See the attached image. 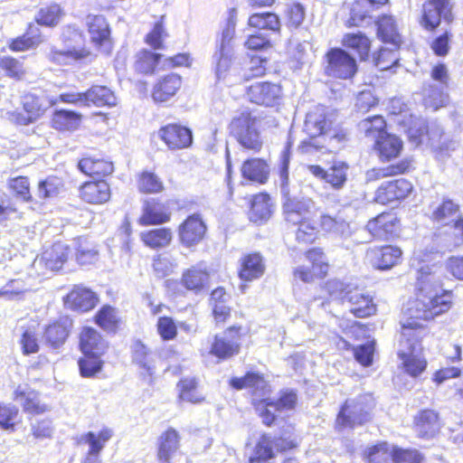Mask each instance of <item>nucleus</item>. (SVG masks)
<instances>
[{
	"label": "nucleus",
	"mask_w": 463,
	"mask_h": 463,
	"mask_svg": "<svg viewBox=\"0 0 463 463\" xmlns=\"http://www.w3.org/2000/svg\"><path fill=\"white\" fill-rule=\"evenodd\" d=\"M249 329L242 325L233 324L222 333L213 335L208 354L217 362H225L237 356L241 351V342L248 335Z\"/></svg>",
	"instance_id": "nucleus-6"
},
{
	"label": "nucleus",
	"mask_w": 463,
	"mask_h": 463,
	"mask_svg": "<svg viewBox=\"0 0 463 463\" xmlns=\"http://www.w3.org/2000/svg\"><path fill=\"white\" fill-rule=\"evenodd\" d=\"M93 323L107 334H117L122 326L118 309L109 305H102L92 317Z\"/></svg>",
	"instance_id": "nucleus-45"
},
{
	"label": "nucleus",
	"mask_w": 463,
	"mask_h": 463,
	"mask_svg": "<svg viewBox=\"0 0 463 463\" xmlns=\"http://www.w3.org/2000/svg\"><path fill=\"white\" fill-rule=\"evenodd\" d=\"M7 188L17 199L24 203L33 201L30 179L26 175H17L7 179Z\"/></svg>",
	"instance_id": "nucleus-61"
},
{
	"label": "nucleus",
	"mask_w": 463,
	"mask_h": 463,
	"mask_svg": "<svg viewBox=\"0 0 463 463\" xmlns=\"http://www.w3.org/2000/svg\"><path fill=\"white\" fill-rule=\"evenodd\" d=\"M246 99L256 106L273 108L280 104L283 98L282 86L270 80L256 81L246 87Z\"/></svg>",
	"instance_id": "nucleus-14"
},
{
	"label": "nucleus",
	"mask_w": 463,
	"mask_h": 463,
	"mask_svg": "<svg viewBox=\"0 0 463 463\" xmlns=\"http://www.w3.org/2000/svg\"><path fill=\"white\" fill-rule=\"evenodd\" d=\"M372 149L382 163L396 162L403 150L402 139L394 133L388 132L373 142Z\"/></svg>",
	"instance_id": "nucleus-28"
},
{
	"label": "nucleus",
	"mask_w": 463,
	"mask_h": 463,
	"mask_svg": "<svg viewBox=\"0 0 463 463\" xmlns=\"http://www.w3.org/2000/svg\"><path fill=\"white\" fill-rule=\"evenodd\" d=\"M172 212L168 204L159 198H146L142 202L141 213L137 218L140 226H160L171 221Z\"/></svg>",
	"instance_id": "nucleus-23"
},
{
	"label": "nucleus",
	"mask_w": 463,
	"mask_h": 463,
	"mask_svg": "<svg viewBox=\"0 0 463 463\" xmlns=\"http://www.w3.org/2000/svg\"><path fill=\"white\" fill-rule=\"evenodd\" d=\"M399 50L394 46L392 48L380 47L372 53L373 65L380 71H388L398 67L400 61Z\"/></svg>",
	"instance_id": "nucleus-57"
},
{
	"label": "nucleus",
	"mask_w": 463,
	"mask_h": 463,
	"mask_svg": "<svg viewBox=\"0 0 463 463\" xmlns=\"http://www.w3.org/2000/svg\"><path fill=\"white\" fill-rule=\"evenodd\" d=\"M20 110L8 112L7 118L12 124L25 127L43 118L52 106L50 99L46 96L33 91H25L20 97Z\"/></svg>",
	"instance_id": "nucleus-8"
},
{
	"label": "nucleus",
	"mask_w": 463,
	"mask_h": 463,
	"mask_svg": "<svg viewBox=\"0 0 463 463\" xmlns=\"http://www.w3.org/2000/svg\"><path fill=\"white\" fill-rule=\"evenodd\" d=\"M456 20L453 0H424L418 16L420 26L426 32H436L442 23L451 24Z\"/></svg>",
	"instance_id": "nucleus-9"
},
{
	"label": "nucleus",
	"mask_w": 463,
	"mask_h": 463,
	"mask_svg": "<svg viewBox=\"0 0 463 463\" xmlns=\"http://www.w3.org/2000/svg\"><path fill=\"white\" fill-rule=\"evenodd\" d=\"M137 190L140 194H159L165 191L163 179L154 171L144 169L136 175Z\"/></svg>",
	"instance_id": "nucleus-50"
},
{
	"label": "nucleus",
	"mask_w": 463,
	"mask_h": 463,
	"mask_svg": "<svg viewBox=\"0 0 463 463\" xmlns=\"http://www.w3.org/2000/svg\"><path fill=\"white\" fill-rule=\"evenodd\" d=\"M0 74L14 81H23L28 71L19 58L6 54L0 56Z\"/></svg>",
	"instance_id": "nucleus-53"
},
{
	"label": "nucleus",
	"mask_w": 463,
	"mask_h": 463,
	"mask_svg": "<svg viewBox=\"0 0 463 463\" xmlns=\"http://www.w3.org/2000/svg\"><path fill=\"white\" fill-rule=\"evenodd\" d=\"M84 107L112 108L117 106L115 92L105 85L93 84L83 91Z\"/></svg>",
	"instance_id": "nucleus-43"
},
{
	"label": "nucleus",
	"mask_w": 463,
	"mask_h": 463,
	"mask_svg": "<svg viewBox=\"0 0 463 463\" xmlns=\"http://www.w3.org/2000/svg\"><path fill=\"white\" fill-rule=\"evenodd\" d=\"M139 240L145 248L159 250L168 248L174 241V232L169 227H156L139 233Z\"/></svg>",
	"instance_id": "nucleus-42"
},
{
	"label": "nucleus",
	"mask_w": 463,
	"mask_h": 463,
	"mask_svg": "<svg viewBox=\"0 0 463 463\" xmlns=\"http://www.w3.org/2000/svg\"><path fill=\"white\" fill-rule=\"evenodd\" d=\"M365 230L375 240L390 241L399 236L401 220L392 211H384L368 220Z\"/></svg>",
	"instance_id": "nucleus-16"
},
{
	"label": "nucleus",
	"mask_w": 463,
	"mask_h": 463,
	"mask_svg": "<svg viewBox=\"0 0 463 463\" xmlns=\"http://www.w3.org/2000/svg\"><path fill=\"white\" fill-rule=\"evenodd\" d=\"M167 37L168 33L165 24V16H161L145 35L144 43L154 51L164 50L165 48V40Z\"/></svg>",
	"instance_id": "nucleus-60"
},
{
	"label": "nucleus",
	"mask_w": 463,
	"mask_h": 463,
	"mask_svg": "<svg viewBox=\"0 0 463 463\" xmlns=\"http://www.w3.org/2000/svg\"><path fill=\"white\" fill-rule=\"evenodd\" d=\"M164 55L154 50L141 49L135 55L134 69L142 75H152L161 64Z\"/></svg>",
	"instance_id": "nucleus-52"
},
{
	"label": "nucleus",
	"mask_w": 463,
	"mask_h": 463,
	"mask_svg": "<svg viewBox=\"0 0 463 463\" xmlns=\"http://www.w3.org/2000/svg\"><path fill=\"white\" fill-rule=\"evenodd\" d=\"M413 430L418 438L430 439L440 430L441 423L438 411L432 409H422L413 418Z\"/></svg>",
	"instance_id": "nucleus-34"
},
{
	"label": "nucleus",
	"mask_w": 463,
	"mask_h": 463,
	"mask_svg": "<svg viewBox=\"0 0 463 463\" xmlns=\"http://www.w3.org/2000/svg\"><path fill=\"white\" fill-rule=\"evenodd\" d=\"M266 272V260L260 251L243 253L239 259L237 276L243 283L260 279Z\"/></svg>",
	"instance_id": "nucleus-26"
},
{
	"label": "nucleus",
	"mask_w": 463,
	"mask_h": 463,
	"mask_svg": "<svg viewBox=\"0 0 463 463\" xmlns=\"http://www.w3.org/2000/svg\"><path fill=\"white\" fill-rule=\"evenodd\" d=\"M182 436L174 427L163 430L156 439V457L158 462L170 461L181 447Z\"/></svg>",
	"instance_id": "nucleus-33"
},
{
	"label": "nucleus",
	"mask_w": 463,
	"mask_h": 463,
	"mask_svg": "<svg viewBox=\"0 0 463 463\" xmlns=\"http://www.w3.org/2000/svg\"><path fill=\"white\" fill-rule=\"evenodd\" d=\"M183 78L175 72L160 76L152 85L150 97L154 103L164 104L177 98L182 92Z\"/></svg>",
	"instance_id": "nucleus-22"
},
{
	"label": "nucleus",
	"mask_w": 463,
	"mask_h": 463,
	"mask_svg": "<svg viewBox=\"0 0 463 463\" xmlns=\"http://www.w3.org/2000/svg\"><path fill=\"white\" fill-rule=\"evenodd\" d=\"M273 212L274 205L270 195L260 192L251 196L247 216L250 222L262 225L271 218Z\"/></svg>",
	"instance_id": "nucleus-36"
},
{
	"label": "nucleus",
	"mask_w": 463,
	"mask_h": 463,
	"mask_svg": "<svg viewBox=\"0 0 463 463\" xmlns=\"http://www.w3.org/2000/svg\"><path fill=\"white\" fill-rule=\"evenodd\" d=\"M157 135L170 151L187 149L192 146L194 141L192 129L180 123H167L161 126Z\"/></svg>",
	"instance_id": "nucleus-20"
},
{
	"label": "nucleus",
	"mask_w": 463,
	"mask_h": 463,
	"mask_svg": "<svg viewBox=\"0 0 463 463\" xmlns=\"http://www.w3.org/2000/svg\"><path fill=\"white\" fill-rule=\"evenodd\" d=\"M298 447V442L295 439L283 436L273 439L269 434L263 433L256 441L248 463H269V460L276 457V451L285 453Z\"/></svg>",
	"instance_id": "nucleus-13"
},
{
	"label": "nucleus",
	"mask_w": 463,
	"mask_h": 463,
	"mask_svg": "<svg viewBox=\"0 0 463 463\" xmlns=\"http://www.w3.org/2000/svg\"><path fill=\"white\" fill-rule=\"evenodd\" d=\"M373 407V400L367 394L345 399L335 416V429L343 430L364 425L371 420Z\"/></svg>",
	"instance_id": "nucleus-5"
},
{
	"label": "nucleus",
	"mask_w": 463,
	"mask_h": 463,
	"mask_svg": "<svg viewBox=\"0 0 463 463\" xmlns=\"http://www.w3.org/2000/svg\"><path fill=\"white\" fill-rule=\"evenodd\" d=\"M260 121L253 109L245 108L233 116L228 124L230 135L244 150L252 154H258L263 148L258 128Z\"/></svg>",
	"instance_id": "nucleus-4"
},
{
	"label": "nucleus",
	"mask_w": 463,
	"mask_h": 463,
	"mask_svg": "<svg viewBox=\"0 0 463 463\" xmlns=\"http://www.w3.org/2000/svg\"><path fill=\"white\" fill-rule=\"evenodd\" d=\"M358 69L355 57L344 48L332 47L324 55V74L334 80H352Z\"/></svg>",
	"instance_id": "nucleus-11"
},
{
	"label": "nucleus",
	"mask_w": 463,
	"mask_h": 463,
	"mask_svg": "<svg viewBox=\"0 0 463 463\" xmlns=\"http://www.w3.org/2000/svg\"><path fill=\"white\" fill-rule=\"evenodd\" d=\"M113 437V430L109 427H103L99 432L88 431L77 439V444L89 446L86 457L82 463H94L106 443Z\"/></svg>",
	"instance_id": "nucleus-35"
},
{
	"label": "nucleus",
	"mask_w": 463,
	"mask_h": 463,
	"mask_svg": "<svg viewBox=\"0 0 463 463\" xmlns=\"http://www.w3.org/2000/svg\"><path fill=\"white\" fill-rule=\"evenodd\" d=\"M84 25L94 49L99 53L110 55L115 42L107 17L100 14H88L85 17Z\"/></svg>",
	"instance_id": "nucleus-12"
},
{
	"label": "nucleus",
	"mask_w": 463,
	"mask_h": 463,
	"mask_svg": "<svg viewBox=\"0 0 463 463\" xmlns=\"http://www.w3.org/2000/svg\"><path fill=\"white\" fill-rule=\"evenodd\" d=\"M348 169L349 165L340 160L333 161L327 169L318 165L309 166V171L314 176L328 184L335 190H340L345 184Z\"/></svg>",
	"instance_id": "nucleus-29"
},
{
	"label": "nucleus",
	"mask_w": 463,
	"mask_h": 463,
	"mask_svg": "<svg viewBox=\"0 0 463 463\" xmlns=\"http://www.w3.org/2000/svg\"><path fill=\"white\" fill-rule=\"evenodd\" d=\"M366 0H354L350 7L349 17L345 22L346 28L359 27L370 16Z\"/></svg>",
	"instance_id": "nucleus-64"
},
{
	"label": "nucleus",
	"mask_w": 463,
	"mask_h": 463,
	"mask_svg": "<svg viewBox=\"0 0 463 463\" xmlns=\"http://www.w3.org/2000/svg\"><path fill=\"white\" fill-rule=\"evenodd\" d=\"M248 25L259 30H267L279 33L281 22L278 14L271 12L255 13L250 15Z\"/></svg>",
	"instance_id": "nucleus-56"
},
{
	"label": "nucleus",
	"mask_w": 463,
	"mask_h": 463,
	"mask_svg": "<svg viewBox=\"0 0 463 463\" xmlns=\"http://www.w3.org/2000/svg\"><path fill=\"white\" fill-rule=\"evenodd\" d=\"M341 43L345 50L352 52L361 62L369 61L372 56L373 40L363 32L345 33Z\"/></svg>",
	"instance_id": "nucleus-38"
},
{
	"label": "nucleus",
	"mask_w": 463,
	"mask_h": 463,
	"mask_svg": "<svg viewBox=\"0 0 463 463\" xmlns=\"http://www.w3.org/2000/svg\"><path fill=\"white\" fill-rule=\"evenodd\" d=\"M303 131L307 138L300 142L299 147L306 152L315 149L336 154L350 140L348 129L336 122L334 115L323 106H317L307 113Z\"/></svg>",
	"instance_id": "nucleus-3"
},
{
	"label": "nucleus",
	"mask_w": 463,
	"mask_h": 463,
	"mask_svg": "<svg viewBox=\"0 0 463 463\" xmlns=\"http://www.w3.org/2000/svg\"><path fill=\"white\" fill-rule=\"evenodd\" d=\"M415 170V161L412 156H405L396 162H392L384 166L373 167L367 172L369 181L406 175Z\"/></svg>",
	"instance_id": "nucleus-37"
},
{
	"label": "nucleus",
	"mask_w": 463,
	"mask_h": 463,
	"mask_svg": "<svg viewBox=\"0 0 463 463\" xmlns=\"http://www.w3.org/2000/svg\"><path fill=\"white\" fill-rule=\"evenodd\" d=\"M71 257L70 246L56 241L42 251L39 261L45 270L58 272L69 262Z\"/></svg>",
	"instance_id": "nucleus-30"
},
{
	"label": "nucleus",
	"mask_w": 463,
	"mask_h": 463,
	"mask_svg": "<svg viewBox=\"0 0 463 463\" xmlns=\"http://www.w3.org/2000/svg\"><path fill=\"white\" fill-rule=\"evenodd\" d=\"M365 463H389L392 459V448L385 440L366 447L362 452Z\"/></svg>",
	"instance_id": "nucleus-55"
},
{
	"label": "nucleus",
	"mask_w": 463,
	"mask_h": 463,
	"mask_svg": "<svg viewBox=\"0 0 463 463\" xmlns=\"http://www.w3.org/2000/svg\"><path fill=\"white\" fill-rule=\"evenodd\" d=\"M229 385L234 390L250 389L251 393L255 394L257 391H269V384L265 375L258 371H247L241 377H232L229 380Z\"/></svg>",
	"instance_id": "nucleus-48"
},
{
	"label": "nucleus",
	"mask_w": 463,
	"mask_h": 463,
	"mask_svg": "<svg viewBox=\"0 0 463 463\" xmlns=\"http://www.w3.org/2000/svg\"><path fill=\"white\" fill-rule=\"evenodd\" d=\"M242 177L252 183L266 184L269 176L268 162L260 157H250L244 160L241 165Z\"/></svg>",
	"instance_id": "nucleus-47"
},
{
	"label": "nucleus",
	"mask_w": 463,
	"mask_h": 463,
	"mask_svg": "<svg viewBox=\"0 0 463 463\" xmlns=\"http://www.w3.org/2000/svg\"><path fill=\"white\" fill-rule=\"evenodd\" d=\"M211 282L210 269L201 263L185 269L180 278L181 286L187 291L200 294L208 289Z\"/></svg>",
	"instance_id": "nucleus-31"
},
{
	"label": "nucleus",
	"mask_w": 463,
	"mask_h": 463,
	"mask_svg": "<svg viewBox=\"0 0 463 463\" xmlns=\"http://www.w3.org/2000/svg\"><path fill=\"white\" fill-rule=\"evenodd\" d=\"M345 301L349 305V312L356 318H368L377 313V304L373 298L357 289H349Z\"/></svg>",
	"instance_id": "nucleus-32"
},
{
	"label": "nucleus",
	"mask_w": 463,
	"mask_h": 463,
	"mask_svg": "<svg viewBox=\"0 0 463 463\" xmlns=\"http://www.w3.org/2000/svg\"><path fill=\"white\" fill-rule=\"evenodd\" d=\"M82 114L71 109H55L50 118L52 128L59 132H72L80 128Z\"/></svg>",
	"instance_id": "nucleus-46"
},
{
	"label": "nucleus",
	"mask_w": 463,
	"mask_h": 463,
	"mask_svg": "<svg viewBox=\"0 0 463 463\" xmlns=\"http://www.w3.org/2000/svg\"><path fill=\"white\" fill-rule=\"evenodd\" d=\"M231 295L223 286H218L209 293L208 305L215 327L226 325L232 318V307L228 305Z\"/></svg>",
	"instance_id": "nucleus-25"
},
{
	"label": "nucleus",
	"mask_w": 463,
	"mask_h": 463,
	"mask_svg": "<svg viewBox=\"0 0 463 463\" xmlns=\"http://www.w3.org/2000/svg\"><path fill=\"white\" fill-rule=\"evenodd\" d=\"M449 86H435L429 85L428 92L423 98V104L426 108L431 109L436 111L449 104Z\"/></svg>",
	"instance_id": "nucleus-59"
},
{
	"label": "nucleus",
	"mask_w": 463,
	"mask_h": 463,
	"mask_svg": "<svg viewBox=\"0 0 463 463\" xmlns=\"http://www.w3.org/2000/svg\"><path fill=\"white\" fill-rule=\"evenodd\" d=\"M288 226L295 228L294 236L298 244H314L320 237L344 233L348 223L342 218L333 216L318 209L312 210L302 199L288 198L282 207Z\"/></svg>",
	"instance_id": "nucleus-2"
},
{
	"label": "nucleus",
	"mask_w": 463,
	"mask_h": 463,
	"mask_svg": "<svg viewBox=\"0 0 463 463\" xmlns=\"http://www.w3.org/2000/svg\"><path fill=\"white\" fill-rule=\"evenodd\" d=\"M434 271L424 264L416 271L414 296L408 299L402 309L401 343L410 352L400 351L402 371L416 378L424 373L428 361L422 354L421 342L429 335L426 323L446 313L452 306L451 290L439 288L431 281Z\"/></svg>",
	"instance_id": "nucleus-1"
},
{
	"label": "nucleus",
	"mask_w": 463,
	"mask_h": 463,
	"mask_svg": "<svg viewBox=\"0 0 463 463\" xmlns=\"http://www.w3.org/2000/svg\"><path fill=\"white\" fill-rule=\"evenodd\" d=\"M63 181L56 175H49L37 184L38 196L42 200H49L59 196L63 190Z\"/></svg>",
	"instance_id": "nucleus-62"
},
{
	"label": "nucleus",
	"mask_w": 463,
	"mask_h": 463,
	"mask_svg": "<svg viewBox=\"0 0 463 463\" xmlns=\"http://www.w3.org/2000/svg\"><path fill=\"white\" fill-rule=\"evenodd\" d=\"M73 326L72 318L67 315L50 321L42 330L43 344L52 350H59L71 337Z\"/></svg>",
	"instance_id": "nucleus-15"
},
{
	"label": "nucleus",
	"mask_w": 463,
	"mask_h": 463,
	"mask_svg": "<svg viewBox=\"0 0 463 463\" xmlns=\"http://www.w3.org/2000/svg\"><path fill=\"white\" fill-rule=\"evenodd\" d=\"M14 401L21 402L23 411L30 415H39L45 412L48 408L39 400V394L33 390H27L21 385L14 392Z\"/></svg>",
	"instance_id": "nucleus-51"
},
{
	"label": "nucleus",
	"mask_w": 463,
	"mask_h": 463,
	"mask_svg": "<svg viewBox=\"0 0 463 463\" xmlns=\"http://www.w3.org/2000/svg\"><path fill=\"white\" fill-rule=\"evenodd\" d=\"M99 295L82 284H75L62 297L66 309L78 314H86L93 310L99 304Z\"/></svg>",
	"instance_id": "nucleus-17"
},
{
	"label": "nucleus",
	"mask_w": 463,
	"mask_h": 463,
	"mask_svg": "<svg viewBox=\"0 0 463 463\" xmlns=\"http://www.w3.org/2000/svg\"><path fill=\"white\" fill-rule=\"evenodd\" d=\"M132 361L138 367L142 379L148 382L154 380L156 366L152 359V352L143 342H135L132 350Z\"/></svg>",
	"instance_id": "nucleus-44"
},
{
	"label": "nucleus",
	"mask_w": 463,
	"mask_h": 463,
	"mask_svg": "<svg viewBox=\"0 0 463 463\" xmlns=\"http://www.w3.org/2000/svg\"><path fill=\"white\" fill-rule=\"evenodd\" d=\"M77 169L90 179L107 180L115 170L114 163L100 153H85L77 162Z\"/></svg>",
	"instance_id": "nucleus-18"
},
{
	"label": "nucleus",
	"mask_w": 463,
	"mask_h": 463,
	"mask_svg": "<svg viewBox=\"0 0 463 463\" xmlns=\"http://www.w3.org/2000/svg\"><path fill=\"white\" fill-rule=\"evenodd\" d=\"M78 360L79 372L83 378H93L102 371L104 362L102 353L82 354Z\"/></svg>",
	"instance_id": "nucleus-58"
},
{
	"label": "nucleus",
	"mask_w": 463,
	"mask_h": 463,
	"mask_svg": "<svg viewBox=\"0 0 463 463\" xmlns=\"http://www.w3.org/2000/svg\"><path fill=\"white\" fill-rule=\"evenodd\" d=\"M413 191L412 183L406 178H395L379 185L373 196V201L381 205H388L402 202Z\"/></svg>",
	"instance_id": "nucleus-19"
},
{
	"label": "nucleus",
	"mask_w": 463,
	"mask_h": 463,
	"mask_svg": "<svg viewBox=\"0 0 463 463\" xmlns=\"http://www.w3.org/2000/svg\"><path fill=\"white\" fill-rule=\"evenodd\" d=\"M365 256L375 269L386 271L402 263L403 251L397 245L383 244L368 248Z\"/></svg>",
	"instance_id": "nucleus-21"
},
{
	"label": "nucleus",
	"mask_w": 463,
	"mask_h": 463,
	"mask_svg": "<svg viewBox=\"0 0 463 463\" xmlns=\"http://www.w3.org/2000/svg\"><path fill=\"white\" fill-rule=\"evenodd\" d=\"M80 199L88 204L101 205L111 198V188L105 179L84 181L78 188Z\"/></svg>",
	"instance_id": "nucleus-27"
},
{
	"label": "nucleus",
	"mask_w": 463,
	"mask_h": 463,
	"mask_svg": "<svg viewBox=\"0 0 463 463\" xmlns=\"http://www.w3.org/2000/svg\"><path fill=\"white\" fill-rule=\"evenodd\" d=\"M61 39L62 43L69 47L67 51L52 50L49 54V60L57 64L65 63L67 60H84L92 56V52L90 47L83 45L77 47V45L85 41L83 32L75 24H69L62 27L61 33Z\"/></svg>",
	"instance_id": "nucleus-10"
},
{
	"label": "nucleus",
	"mask_w": 463,
	"mask_h": 463,
	"mask_svg": "<svg viewBox=\"0 0 463 463\" xmlns=\"http://www.w3.org/2000/svg\"><path fill=\"white\" fill-rule=\"evenodd\" d=\"M42 43L43 36L40 27L34 23H29L23 34L8 41L7 47L13 52H24L37 48Z\"/></svg>",
	"instance_id": "nucleus-40"
},
{
	"label": "nucleus",
	"mask_w": 463,
	"mask_h": 463,
	"mask_svg": "<svg viewBox=\"0 0 463 463\" xmlns=\"http://www.w3.org/2000/svg\"><path fill=\"white\" fill-rule=\"evenodd\" d=\"M303 256L307 265H299L293 269L292 278L296 282L311 284L326 279L331 270V264L322 247H311L304 250Z\"/></svg>",
	"instance_id": "nucleus-7"
},
{
	"label": "nucleus",
	"mask_w": 463,
	"mask_h": 463,
	"mask_svg": "<svg viewBox=\"0 0 463 463\" xmlns=\"http://www.w3.org/2000/svg\"><path fill=\"white\" fill-rule=\"evenodd\" d=\"M376 35L383 43H389L400 49L402 43L395 17L391 14H381L375 20Z\"/></svg>",
	"instance_id": "nucleus-41"
},
{
	"label": "nucleus",
	"mask_w": 463,
	"mask_h": 463,
	"mask_svg": "<svg viewBox=\"0 0 463 463\" xmlns=\"http://www.w3.org/2000/svg\"><path fill=\"white\" fill-rule=\"evenodd\" d=\"M179 402L201 404L205 402V396L199 391L200 381L197 377H182L176 383Z\"/></svg>",
	"instance_id": "nucleus-49"
},
{
	"label": "nucleus",
	"mask_w": 463,
	"mask_h": 463,
	"mask_svg": "<svg viewBox=\"0 0 463 463\" xmlns=\"http://www.w3.org/2000/svg\"><path fill=\"white\" fill-rule=\"evenodd\" d=\"M65 15V12L59 3L52 2L41 7L34 17V23L39 25L53 28L57 26Z\"/></svg>",
	"instance_id": "nucleus-54"
},
{
	"label": "nucleus",
	"mask_w": 463,
	"mask_h": 463,
	"mask_svg": "<svg viewBox=\"0 0 463 463\" xmlns=\"http://www.w3.org/2000/svg\"><path fill=\"white\" fill-rule=\"evenodd\" d=\"M207 226L200 213H192L184 218L177 227L180 243L187 248L194 247L203 241Z\"/></svg>",
	"instance_id": "nucleus-24"
},
{
	"label": "nucleus",
	"mask_w": 463,
	"mask_h": 463,
	"mask_svg": "<svg viewBox=\"0 0 463 463\" xmlns=\"http://www.w3.org/2000/svg\"><path fill=\"white\" fill-rule=\"evenodd\" d=\"M361 124L364 136L373 138V141L389 132L387 121L381 115L367 117L361 121Z\"/></svg>",
	"instance_id": "nucleus-63"
},
{
	"label": "nucleus",
	"mask_w": 463,
	"mask_h": 463,
	"mask_svg": "<svg viewBox=\"0 0 463 463\" xmlns=\"http://www.w3.org/2000/svg\"><path fill=\"white\" fill-rule=\"evenodd\" d=\"M78 347L82 354H104L109 345L99 330L90 326H83L78 335Z\"/></svg>",
	"instance_id": "nucleus-39"
}]
</instances>
